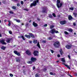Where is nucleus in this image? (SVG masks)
I'll use <instances>...</instances> for the list:
<instances>
[{
    "instance_id": "774afa93",
    "label": "nucleus",
    "mask_w": 77,
    "mask_h": 77,
    "mask_svg": "<svg viewBox=\"0 0 77 77\" xmlns=\"http://www.w3.org/2000/svg\"><path fill=\"white\" fill-rule=\"evenodd\" d=\"M21 25H22V26H24V23H22Z\"/></svg>"
},
{
    "instance_id": "680f3d73",
    "label": "nucleus",
    "mask_w": 77,
    "mask_h": 77,
    "mask_svg": "<svg viewBox=\"0 0 77 77\" xmlns=\"http://www.w3.org/2000/svg\"><path fill=\"white\" fill-rule=\"evenodd\" d=\"M19 38H21V36H18Z\"/></svg>"
},
{
    "instance_id": "9d476101",
    "label": "nucleus",
    "mask_w": 77,
    "mask_h": 77,
    "mask_svg": "<svg viewBox=\"0 0 77 77\" xmlns=\"http://www.w3.org/2000/svg\"><path fill=\"white\" fill-rule=\"evenodd\" d=\"M60 23L61 25H64V24H66V20H62L60 21Z\"/></svg>"
},
{
    "instance_id": "4c0bfd02",
    "label": "nucleus",
    "mask_w": 77,
    "mask_h": 77,
    "mask_svg": "<svg viewBox=\"0 0 77 77\" xmlns=\"http://www.w3.org/2000/svg\"><path fill=\"white\" fill-rule=\"evenodd\" d=\"M53 39V38H51V37H49L48 38V40H51V39Z\"/></svg>"
},
{
    "instance_id": "1a4fd4ad",
    "label": "nucleus",
    "mask_w": 77,
    "mask_h": 77,
    "mask_svg": "<svg viewBox=\"0 0 77 77\" xmlns=\"http://www.w3.org/2000/svg\"><path fill=\"white\" fill-rule=\"evenodd\" d=\"M26 53L28 56H31L32 55V53L29 50H28L26 51Z\"/></svg>"
},
{
    "instance_id": "f3484780",
    "label": "nucleus",
    "mask_w": 77,
    "mask_h": 77,
    "mask_svg": "<svg viewBox=\"0 0 77 77\" xmlns=\"http://www.w3.org/2000/svg\"><path fill=\"white\" fill-rule=\"evenodd\" d=\"M60 54L61 56H62L63 55V51L62 49H60Z\"/></svg>"
},
{
    "instance_id": "13d9d810",
    "label": "nucleus",
    "mask_w": 77,
    "mask_h": 77,
    "mask_svg": "<svg viewBox=\"0 0 77 77\" xmlns=\"http://www.w3.org/2000/svg\"><path fill=\"white\" fill-rule=\"evenodd\" d=\"M69 75V77H73V76H72L71 75H69V74L68 75Z\"/></svg>"
},
{
    "instance_id": "09e8293b",
    "label": "nucleus",
    "mask_w": 77,
    "mask_h": 77,
    "mask_svg": "<svg viewBox=\"0 0 77 77\" xmlns=\"http://www.w3.org/2000/svg\"><path fill=\"white\" fill-rule=\"evenodd\" d=\"M42 42H43V43H46V40H43V41H42Z\"/></svg>"
},
{
    "instance_id": "72a5a7b5",
    "label": "nucleus",
    "mask_w": 77,
    "mask_h": 77,
    "mask_svg": "<svg viewBox=\"0 0 77 77\" xmlns=\"http://www.w3.org/2000/svg\"><path fill=\"white\" fill-rule=\"evenodd\" d=\"M52 15L53 16V17H56V14H55L54 13H53Z\"/></svg>"
},
{
    "instance_id": "f03ea898",
    "label": "nucleus",
    "mask_w": 77,
    "mask_h": 77,
    "mask_svg": "<svg viewBox=\"0 0 77 77\" xmlns=\"http://www.w3.org/2000/svg\"><path fill=\"white\" fill-rule=\"evenodd\" d=\"M29 35H27V34H26L25 35V37H26V38H27V39H30V38L31 37H32V38H35V36L32 33H29Z\"/></svg>"
},
{
    "instance_id": "49530a36",
    "label": "nucleus",
    "mask_w": 77,
    "mask_h": 77,
    "mask_svg": "<svg viewBox=\"0 0 77 77\" xmlns=\"http://www.w3.org/2000/svg\"><path fill=\"white\" fill-rule=\"evenodd\" d=\"M57 8H58V0H57Z\"/></svg>"
},
{
    "instance_id": "bf43d9fd",
    "label": "nucleus",
    "mask_w": 77,
    "mask_h": 77,
    "mask_svg": "<svg viewBox=\"0 0 77 77\" xmlns=\"http://www.w3.org/2000/svg\"><path fill=\"white\" fill-rule=\"evenodd\" d=\"M73 26H76V24H75V23H73Z\"/></svg>"
},
{
    "instance_id": "aec40b11",
    "label": "nucleus",
    "mask_w": 77,
    "mask_h": 77,
    "mask_svg": "<svg viewBox=\"0 0 77 77\" xmlns=\"http://www.w3.org/2000/svg\"><path fill=\"white\" fill-rule=\"evenodd\" d=\"M6 47L3 46L1 48V49H2V50H3L4 51H5V49H6Z\"/></svg>"
},
{
    "instance_id": "c9c22d12",
    "label": "nucleus",
    "mask_w": 77,
    "mask_h": 77,
    "mask_svg": "<svg viewBox=\"0 0 77 77\" xmlns=\"http://www.w3.org/2000/svg\"><path fill=\"white\" fill-rule=\"evenodd\" d=\"M9 12L11 14H14V12L12 11H10Z\"/></svg>"
},
{
    "instance_id": "6e6552de",
    "label": "nucleus",
    "mask_w": 77,
    "mask_h": 77,
    "mask_svg": "<svg viewBox=\"0 0 77 77\" xmlns=\"http://www.w3.org/2000/svg\"><path fill=\"white\" fill-rule=\"evenodd\" d=\"M14 54H15L17 55V56H18L19 57L21 56V54H20V53L18 52V51H14Z\"/></svg>"
},
{
    "instance_id": "052dcab7",
    "label": "nucleus",
    "mask_w": 77,
    "mask_h": 77,
    "mask_svg": "<svg viewBox=\"0 0 77 77\" xmlns=\"http://www.w3.org/2000/svg\"><path fill=\"white\" fill-rule=\"evenodd\" d=\"M60 57V55L59 54H58V57Z\"/></svg>"
},
{
    "instance_id": "338daca9",
    "label": "nucleus",
    "mask_w": 77,
    "mask_h": 77,
    "mask_svg": "<svg viewBox=\"0 0 77 77\" xmlns=\"http://www.w3.org/2000/svg\"><path fill=\"white\" fill-rule=\"evenodd\" d=\"M0 37H2V35H1V34L0 33Z\"/></svg>"
},
{
    "instance_id": "69168bd1",
    "label": "nucleus",
    "mask_w": 77,
    "mask_h": 77,
    "mask_svg": "<svg viewBox=\"0 0 77 77\" xmlns=\"http://www.w3.org/2000/svg\"><path fill=\"white\" fill-rule=\"evenodd\" d=\"M29 23H31V22H32V20H30L29 21Z\"/></svg>"
},
{
    "instance_id": "0e129e2a",
    "label": "nucleus",
    "mask_w": 77,
    "mask_h": 77,
    "mask_svg": "<svg viewBox=\"0 0 77 77\" xmlns=\"http://www.w3.org/2000/svg\"><path fill=\"white\" fill-rule=\"evenodd\" d=\"M32 41H30L29 42V43H30V44L32 43Z\"/></svg>"
},
{
    "instance_id": "2f4dec72",
    "label": "nucleus",
    "mask_w": 77,
    "mask_h": 77,
    "mask_svg": "<svg viewBox=\"0 0 77 77\" xmlns=\"http://www.w3.org/2000/svg\"><path fill=\"white\" fill-rule=\"evenodd\" d=\"M21 38H22V39H23V40H26V39L24 38V36H23V35H22L21 36Z\"/></svg>"
},
{
    "instance_id": "c03bdc74",
    "label": "nucleus",
    "mask_w": 77,
    "mask_h": 77,
    "mask_svg": "<svg viewBox=\"0 0 77 77\" xmlns=\"http://www.w3.org/2000/svg\"><path fill=\"white\" fill-rule=\"evenodd\" d=\"M17 6L19 7V6H20V3H17Z\"/></svg>"
},
{
    "instance_id": "603ef678",
    "label": "nucleus",
    "mask_w": 77,
    "mask_h": 77,
    "mask_svg": "<svg viewBox=\"0 0 77 77\" xmlns=\"http://www.w3.org/2000/svg\"><path fill=\"white\" fill-rule=\"evenodd\" d=\"M21 5H23V4H24V2H23V1H21Z\"/></svg>"
},
{
    "instance_id": "8fccbe9b",
    "label": "nucleus",
    "mask_w": 77,
    "mask_h": 77,
    "mask_svg": "<svg viewBox=\"0 0 77 77\" xmlns=\"http://www.w3.org/2000/svg\"><path fill=\"white\" fill-rule=\"evenodd\" d=\"M24 11H29V9H24Z\"/></svg>"
},
{
    "instance_id": "a18cd8bd",
    "label": "nucleus",
    "mask_w": 77,
    "mask_h": 77,
    "mask_svg": "<svg viewBox=\"0 0 77 77\" xmlns=\"http://www.w3.org/2000/svg\"><path fill=\"white\" fill-rule=\"evenodd\" d=\"M37 20L38 21H41V19H40L38 17L37 18Z\"/></svg>"
},
{
    "instance_id": "de8ad7c7",
    "label": "nucleus",
    "mask_w": 77,
    "mask_h": 77,
    "mask_svg": "<svg viewBox=\"0 0 77 77\" xmlns=\"http://www.w3.org/2000/svg\"><path fill=\"white\" fill-rule=\"evenodd\" d=\"M73 15H74L75 17H76L77 16V14L76 13H74Z\"/></svg>"
},
{
    "instance_id": "f257e3e1",
    "label": "nucleus",
    "mask_w": 77,
    "mask_h": 77,
    "mask_svg": "<svg viewBox=\"0 0 77 77\" xmlns=\"http://www.w3.org/2000/svg\"><path fill=\"white\" fill-rule=\"evenodd\" d=\"M37 3H39V0H34L33 1V3H31L30 5V7H33V6H35L37 5Z\"/></svg>"
},
{
    "instance_id": "dca6fc26",
    "label": "nucleus",
    "mask_w": 77,
    "mask_h": 77,
    "mask_svg": "<svg viewBox=\"0 0 77 77\" xmlns=\"http://www.w3.org/2000/svg\"><path fill=\"white\" fill-rule=\"evenodd\" d=\"M63 64L65 66H66V67H67L68 69H71V68H70V67L69 66L65 64V63H63Z\"/></svg>"
},
{
    "instance_id": "423d86ee",
    "label": "nucleus",
    "mask_w": 77,
    "mask_h": 77,
    "mask_svg": "<svg viewBox=\"0 0 77 77\" xmlns=\"http://www.w3.org/2000/svg\"><path fill=\"white\" fill-rule=\"evenodd\" d=\"M50 32L52 34H54V33H58V31H56V29H51V31H50Z\"/></svg>"
},
{
    "instance_id": "cd10ccee",
    "label": "nucleus",
    "mask_w": 77,
    "mask_h": 77,
    "mask_svg": "<svg viewBox=\"0 0 77 77\" xmlns=\"http://www.w3.org/2000/svg\"><path fill=\"white\" fill-rule=\"evenodd\" d=\"M61 61L62 62H63L64 63H65V60L64 58H62L61 59Z\"/></svg>"
},
{
    "instance_id": "f8f14e48",
    "label": "nucleus",
    "mask_w": 77,
    "mask_h": 77,
    "mask_svg": "<svg viewBox=\"0 0 77 77\" xmlns=\"http://www.w3.org/2000/svg\"><path fill=\"white\" fill-rule=\"evenodd\" d=\"M58 42H56L54 43L53 44V45L54 46L55 48H58Z\"/></svg>"
},
{
    "instance_id": "864d4df0",
    "label": "nucleus",
    "mask_w": 77,
    "mask_h": 77,
    "mask_svg": "<svg viewBox=\"0 0 77 77\" xmlns=\"http://www.w3.org/2000/svg\"><path fill=\"white\" fill-rule=\"evenodd\" d=\"M58 47L59 46H60V42H58Z\"/></svg>"
},
{
    "instance_id": "3c124183",
    "label": "nucleus",
    "mask_w": 77,
    "mask_h": 77,
    "mask_svg": "<svg viewBox=\"0 0 77 77\" xmlns=\"http://www.w3.org/2000/svg\"><path fill=\"white\" fill-rule=\"evenodd\" d=\"M47 24H45L44 25V27H47Z\"/></svg>"
},
{
    "instance_id": "a878e982",
    "label": "nucleus",
    "mask_w": 77,
    "mask_h": 77,
    "mask_svg": "<svg viewBox=\"0 0 77 77\" xmlns=\"http://www.w3.org/2000/svg\"><path fill=\"white\" fill-rule=\"evenodd\" d=\"M48 17L50 18H53V16L50 14L48 15Z\"/></svg>"
},
{
    "instance_id": "412c9836",
    "label": "nucleus",
    "mask_w": 77,
    "mask_h": 77,
    "mask_svg": "<svg viewBox=\"0 0 77 77\" xmlns=\"http://www.w3.org/2000/svg\"><path fill=\"white\" fill-rule=\"evenodd\" d=\"M16 62H20V59L18 58L16 59Z\"/></svg>"
},
{
    "instance_id": "ddd939ff",
    "label": "nucleus",
    "mask_w": 77,
    "mask_h": 77,
    "mask_svg": "<svg viewBox=\"0 0 77 77\" xmlns=\"http://www.w3.org/2000/svg\"><path fill=\"white\" fill-rule=\"evenodd\" d=\"M65 47L66 48H67L69 50L72 47L71 46H70L68 45H67Z\"/></svg>"
},
{
    "instance_id": "7c9ffc66",
    "label": "nucleus",
    "mask_w": 77,
    "mask_h": 77,
    "mask_svg": "<svg viewBox=\"0 0 77 77\" xmlns=\"http://www.w3.org/2000/svg\"><path fill=\"white\" fill-rule=\"evenodd\" d=\"M8 26H11V21H10L9 20L8 21Z\"/></svg>"
},
{
    "instance_id": "a19ab883",
    "label": "nucleus",
    "mask_w": 77,
    "mask_h": 77,
    "mask_svg": "<svg viewBox=\"0 0 77 77\" xmlns=\"http://www.w3.org/2000/svg\"><path fill=\"white\" fill-rule=\"evenodd\" d=\"M68 57L69 58V59H71V56H70V55H68Z\"/></svg>"
},
{
    "instance_id": "393cba45",
    "label": "nucleus",
    "mask_w": 77,
    "mask_h": 77,
    "mask_svg": "<svg viewBox=\"0 0 77 77\" xmlns=\"http://www.w3.org/2000/svg\"><path fill=\"white\" fill-rule=\"evenodd\" d=\"M49 74H50V75H56V74L55 73L53 74V72H50Z\"/></svg>"
},
{
    "instance_id": "7ed1b4c3",
    "label": "nucleus",
    "mask_w": 77,
    "mask_h": 77,
    "mask_svg": "<svg viewBox=\"0 0 77 77\" xmlns=\"http://www.w3.org/2000/svg\"><path fill=\"white\" fill-rule=\"evenodd\" d=\"M47 8L46 7H43L42 11V13H44V14L47 13Z\"/></svg>"
},
{
    "instance_id": "0eeeda50",
    "label": "nucleus",
    "mask_w": 77,
    "mask_h": 77,
    "mask_svg": "<svg viewBox=\"0 0 77 77\" xmlns=\"http://www.w3.org/2000/svg\"><path fill=\"white\" fill-rule=\"evenodd\" d=\"M32 61V62H35L36 61L37 59L36 57H31L30 59Z\"/></svg>"
},
{
    "instance_id": "39448f33",
    "label": "nucleus",
    "mask_w": 77,
    "mask_h": 77,
    "mask_svg": "<svg viewBox=\"0 0 77 77\" xmlns=\"http://www.w3.org/2000/svg\"><path fill=\"white\" fill-rule=\"evenodd\" d=\"M63 5V2L60 3V1L58 0V8H61Z\"/></svg>"
},
{
    "instance_id": "bb28decb",
    "label": "nucleus",
    "mask_w": 77,
    "mask_h": 77,
    "mask_svg": "<svg viewBox=\"0 0 77 77\" xmlns=\"http://www.w3.org/2000/svg\"><path fill=\"white\" fill-rule=\"evenodd\" d=\"M37 46H38V48H41V46H40V45H39V42H38Z\"/></svg>"
},
{
    "instance_id": "473e14b6",
    "label": "nucleus",
    "mask_w": 77,
    "mask_h": 77,
    "mask_svg": "<svg viewBox=\"0 0 77 77\" xmlns=\"http://www.w3.org/2000/svg\"><path fill=\"white\" fill-rule=\"evenodd\" d=\"M12 8L13 9H16V7L15 6H12Z\"/></svg>"
},
{
    "instance_id": "20e7f679",
    "label": "nucleus",
    "mask_w": 77,
    "mask_h": 77,
    "mask_svg": "<svg viewBox=\"0 0 77 77\" xmlns=\"http://www.w3.org/2000/svg\"><path fill=\"white\" fill-rule=\"evenodd\" d=\"M33 54L34 56H39V51L35 50L33 51Z\"/></svg>"
},
{
    "instance_id": "37998d69",
    "label": "nucleus",
    "mask_w": 77,
    "mask_h": 77,
    "mask_svg": "<svg viewBox=\"0 0 77 77\" xmlns=\"http://www.w3.org/2000/svg\"><path fill=\"white\" fill-rule=\"evenodd\" d=\"M50 51L51 53H54V51L53 50H50Z\"/></svg>"
},
{
    "instance_id": "9b49d317",
    "label": "nucleus",
    "mask_w": 77,
    "mask_h": 77,
    "mask_svg": "<svg viewBox=\"0 0 77 77\" xmlns=\"http://www.w3.org/2000/svg\"><path fill=\"white\" fill-rule=\"evenodd\" d=\"M0 42L2 43L3 45H6L7 43L5 42V40L3 39H1L0 40Z\"/></svg>"
},
{
    "instance_id": "e433bc0d",
    "label": "nucleus",
    "mask_w": 77,
    "mask_h": 77,
    "mask_svg": "<svg viewBox=\"0 0 77 77\" xmlns=\"http://www.w3.org/2000/svg\"><path fill=\"white\" fill-rule=\"evenodd\" d=\"M28 25H29V23H26L25 24L26 27H27V26H28Z\"/></svg>"
},
{
    "instance_id": "4d7b16f0",
    "label": "nucleus",
    "mask_w": 77,
    "mask_h": 77,
    "mask_svg": "<svg viewBox=\"0 0 77 77\" xmlns=\"http://www.w3.org/2000/svg\"><path fill=\"white\" fill-rule=\"evenodd\" d=\"M23 72L24 73V74H26V71L23 70Z\"/></svg>"
},
{
    "instance_id": "a211bd4d",
    "label": "nucleus",
    "mask_w": 77,
    "mask_h": 77,
    "mask_svg": "<svg viewBox=\"0 0 77 77\" xmlns=\"http://www.w3.org/2000/svg\"><path fill=\"white\" fill-rule=\"evenodd\" d=\"M11 39L10 38H8L6 40V42H7V43H10V41H11Z\"/></svg>"
},
{
    "instance_id": "58836bf2",
    "label": "nucleus",
    "mask_w": 77,
    "mask_h": 77,
    "mask_svg": "<svg viewBox=\"0 0 77 77\" xmlns=\"http://www.w3.org/2000/svg\"><path fill=\"white\" fill-rule=\"evenodd\" d=\"M69 9L70 10H71L72 11H73L74 10V8H69Z\"/></svg>"
},
{
    "instance_id": "e2e57ef3",
    "label": "nucleus",
    "mask_w": 77,
    "mask_h": 77,
    "mask_svg": "<svg viewBox=\"0 0 77 77\" xmlns=\"http://www.w3.org/2000/svg\"><path fill=\"white\" fill-rule=\"evenodd\" d=\"M44 69L45 71H47V69H46V68H45Z\"/></svg>"
},
{
    "instance_id": "4468645a",
    "label": "nucleus",
    "mask_w": 77,
    "mask_h": 77,
    "mask_svg": "<svg viewBox=\"0 0 77 77\" xmlns=\"http://www.w3.org/2000/svg\"><path fill=\"white\" fill-rule=\"evenodd\" d=\"M32 25L33 26H34V27H37L38 26V24H37L36 23H35V22H33L32 23Z\"/></svg>"
},
{
    "instance_id": "ea45409f",
    "label": "nucleus",
    "mask_w": 77,
    "mask_h": 77,
    "mask_svg": "<svg viewBox=\"0 0 77 77\" xmlns=\"http://www.w3.org/2000/svg\"><path fill=\"white\" fill-rule=\"evenodd\" d=\"M9 33L10 35H12V32L11 31H9Z\"/></svg>"
},
{
    "instance_id": "5fc2aeb1",
    "label": "nucleus",
    "mask_w": 77,
    "mask_h": 77,
    "mask_svg": "<svg viewBox=\"0 0 77 77\" xmlns=\"http://www.w3.org/2000/svg\"><path fill=\"white\" fill-rule=\"evenodd\" d=\"M32 69L33 70H35V66L33 67Z\"/></svg>"
},
{
    "instance_id": "6e6d98bb",
    "label": "nucleus",
    "mask_w": 77,
    "mask_h": 77,
    "mask_svg": "<svg viewBox=\"0 0 77 77\" xmlns=\"http://www.w3.org/2000/svg\"><path fill=\"white\" fill-rule=\"evenodd\" d=\"M2 2L3 3H4V4H5V3H6V2L4 1H2Z\"/></svg>"
},
{
    "instance_id": "6ab92c4d",
    "label": "nucleus",
    "mask_w": 77,
    "mask_h": 77,
    "mask_svg": "<svg viewBox=\"0 0 77 77\" xmlns=\"http://www.w3.org/2000/svg\"><path fill=\"white\" fill-rule=\"evenodd\" d=\"M35 77H41L40 76V74L39 73H36L35 75Z\"/></svg>"
},
{
    "instance_id": "2eb2a0df",
    "label": "nucleus",
    "mask_w": 77,
    "mask_h": 77,
    "mask_svg": "<svg viewBox=\"0 0 77 77\" xmlns=\"http://www.w3.org/2000/svg\"><path fill=\"white\" fill-rule=\"evenodd\" d=\"M68 19L69 20H71L73 19V18L72 16L69 15L68 17Z\"/></svg>"
},
{
    "instance_id": "b1692460",
    "label": "nucleus",
    "mask_w": 77,
    "mask_h": 77,
    "mask_svg": "<svg viewBox=\"0 0 77 77\" xmlns=\"http://www.w3.org/2000/svg\"><path fill=\"white\" fill-rule=\"evenodd\" d=\"M38 43V42L37 41V40H34L33 41V44H37Z\"/></svg>"
},
{
    "instance_id": "5701e85b",
    "label": "nucleus",
    "mask_w": 77,
    "mask_h": 77,
    "mask_svg": "<svg viewBox=\"0 0 77 77\" xmlns=\"http://www.w3.org/2000/svg\"><path fill=\"white\" fill-rule=\"evenodd\" d=\"M14 20H15V21H16L17 23H20V19L18 20L17 19H15Z\"/></svg>"
},
{
    "instance_id": "4be33fe9",
    "label": "nucleus",
    "mask_w": 77,
    "mask_h": 77,
    "mask_svg": "<svg viewBox=\"0 0 77 77\" xmlns=\"http://www.w3.org/2000/svg\"><path fill=\"white\" fill-rule=\"evenodd\" d=\"M69 32H70L71 33H72V31H73V30L71 28H70L68 29Z\"/></svg>"
},
{
    "instance_id": "c85d7f7f",
    "label": "nucleus",
    "mask_w": 77,
    "mask_h": 77,
    "mask_svg": "<svg viewBox=\"0 0 77 77\" xmlns=\"http://www.w3.org/2000/svg\"><path fill=\"white\" fill-rule=\"evenodd\" d=\"M54 25H51L50 26V28L51 29H53V28H54Z\"/></svg>"
},
{
    "instance_id": "79ce46f5",
    "label": "nucleus",
    "mask_w": 77,
    "mask_h": 77,
    "mask_svg": "<svg viewBox=\"0 0 77 77\" xmlns=\"http://www.w3.org/2000/svg\"><path fill=\"white\" fill-rule=\"evenodd\" d=\"M10 76H11V77H13V76H14V75L10 73Z\"/></svg>"
},
{
    "instance_id": "c756f323",
    "label": "nucleus",
    "mask_w": 77,
    "mask_h": 77,
    "mask_svg": "<svg viewBox=\"0 0 77 77\" xmlns=\"http://www.w3.org/2000/svg\"><path fill=\"white\" fill-rule=\"evenodd\" d=\"M32 61L31 60L29 61H28V63H29V64H32Z\"/></svg>"
},
{
    "instance_id": "f704fd0d",
    "label": "nucleus",
    "mask_w": 77,
    "mask_h": 77,
    "mask_svg": "<svg viewBox=\"0 0 77 77\" xmlns=\"http://www.w3.org/2000/svg\"><path fill=\"white\" fill-rule=\"evenodd\" d=\"M64 33L66 35H68L69 34L68 32H67V31H65Z\"/></svg>"
}]
</instances>
